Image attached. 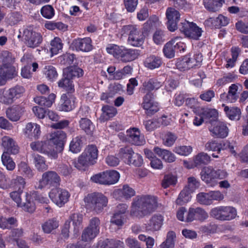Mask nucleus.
Wrapping results in <instances>:
<instances>
[{"instance_id":"obj_1","label":"nucleus","mask_w":248,"mask_h":248,"mask_svg":"<svg viewBox=\"0 0 248 248\" xmlns=\"http://www.w3.org/2000/svg\"><path fill=\"white\" fill-rule=\"evenodd\" d=\"M158 198L152 195L137 196L131 203V216L142 218L150 215L158 208Z\"/></svg>"},{"instance_id":"obj_2","label":"nucleus","mask_w":248,"mask_h":248,"mask_svg":"<svg viewBox=\"0 0 248 248\" xmlns=\"http://www.w3.org/2000/svg\"><path fill=\"white\" fill-rule=\"evenodd\" d=\"M98 155V151L96 145H89L78 156V161L74 162V165L79 170H85L96 163Z\"/></svg>"},{"instance_id":"obj_3","label":"nucleus","mask_w":248,"mask_h":248,"mask_svg":"<svg viewBox=\"0 0 248 248\" xmlns=\"http://www.w3.org/2000/svg\"><path fill=\"white\" fill-rule=\"evenodd\" d=\"M227 172L224 170H214L212 167H204L201 172V179L208 186L214 187L218 184L217 179H222L227 176Z\"/></svg>"},{"instance_id":"obj_4","label":"nucleus","mask_w":248,"mask_h":248,"mask_svg":"<svg viewBox=\"0 0 248 248\" xmlns=\"http://www.w3.org/2000/svg\"><path fill=\"white\" fill-rule=\"evenodd\" d=\"M84 202L88 208L98 214L107 206L108 199L101 193L93 192L88 194L84 198Z\"/></svg>"},{"instance_id":"obj_5","label":"nucleus","mask_w":248,"mask_h":248,"mask_svg":"<svg viewBox=\"0 0 248 248\" xmlns=\"http://www.w3.org/2000/svg\"><path fill=\"white\" fill-rule=\"evenodd\" d=\"M25 91L24 88L18 85L9 89H0V103L6 105H11L16 100L20 98Z\"/></svg>"},{"instance_id":"obj_6","label":"nucleus","mask_w":248,"mask_h":248,"mask_svg":"<svg viewBox=\"0 0 248 248\" xmlns=\"http://www.w3.org/2000/svg\"><path fill=\"white\" fill-rule=\"evenodd\" d=\"M108 53L113 55L116 58H120L124 62H131L140 55V51L137 49L123 47H106Z\"/></svg>"},{"instance_id":"obj_7","label":"nucleus","mask_w":248,"mask_h":248,"mask_svg":"<svg viewBox=\"0 0 248 248\" xmlns=\"http://www.w3.org/2000/svg\"><path fill=\"white\" fill-rule=\"evenodd\" d=\"M119 155L124 162L129 165L140 167L143 163L142 156L140 154L135 153L129 146L121 148L119 150Z\"/></svg>"},{"instance_id":"obj_8","label":"nucleus","mask_w":248,"mask_h":248,"mask_svg":"<svg viewBox=\"0 0 248 248\" xmlns=\"http://www.w3.org/2000/svg\"><path fill=\"white\" fill-rule=\"evenodd\" d=\"M30 146L33 150L46 155L48 157L53 158L57 157L58 149L49 138L44 141L32 142Z\"/></svg>"},{"instance_id":"obj_9","label":"nucleus","mask_w":248,"mask_h":248,"mask_svg":"<svg viewBox=\"0 0 248 248\" xmlns=\"http://www.w3.org/2000/svg\"><path fill=\"white\" fill-rule=\"evenodd\" d=\"M210 216L216 219L225 221L230 220L235 217L236 210L231 206H218L213 208L210 213Z\"/></svg>"},{"instance_id":"obj_10","label":"nucleus","mask_w":248,"mask_h":248,"mask_svg":"<svg viewBox=\"0 0 248 248\" xmlns=\"http://www.w3.org/2000/svg\"><path fill=\"white\" fill-rule=\"evenodd\" d=\"M61 179L55 171L49 170L43 173L42 178L39 182V188L57 187L60 186Z\"/></svg>"},{"instance_id":"obj_11","label":"nucleus","mask_w":248,"mask_h":248,"mask_svg":"<svg viewBox=\"0 0 248 248\" xmlns=\"http://www.w3.org/2000/svg\"><path fill=\"white\" fill-rule=\"evenodd\" d=\"M49 197L56 205L62 207L69 201L70 194L67 190L57 187L50 190Z\"/></svg>"},{"instance_id":"obj_12","label":"nucleus","mask_w":248,"mask_h":248,"mask_svg":"<svg viewBox=\"0 0 248 248\" xmlns=\"http://www.w3.org/2000/svg\"><path fill=\"white\" fill-rule=\"evenodd\" d=\"M100 221L97 217L92 218L89 226L83 231L81 235L82 240L84 242H89L96 237L99 233V225Z\"/></svg>"},{"instance_id":"obj_13","label":"nucleus","mask_w":248,"mask_h":248,"mask_svg":"<svg viewBox=\"0 0 248 248\" xmlns=\"http://www.w3.org/2000/svg\"><path fill=\"white\" fill-rule=\"evenodd\" d=\"M163 85V83L156 78H149L144 81L140 88L141 93L144 94L143 96L148 94L151 97H155L153 91H156Z\"/></svg>"},{"instance_id":"obj_14","label":"nucleus","mask_w":248,"mask_h":248,"mask_svg":"<svg viewBox=\"0 0 248 248\" xmlns=\"http://www.w3.org/2000/svg\"><path fill=\"white\" fill-rule=\"evenodd\" d=\"M123 34H126L129 35L128 40L131 41V45L133 46H140L143 44V38H139L138 31L136 28L132 25H126L123 27L122 30Z\"/></svg>"},{"instance_id":"obj_15","label":"nucleus","mask_w":248,"mask_h":248,"mask_svg":"<svg viewBox=\"0 0 248 248\" xmlns=\"http://www.w3.org/2000/svg\"><path fill=\"white\" fill-rule=\"evenodd\" d=\"M154 97H151L149 94L142 97L141 106L148 116L154 115L159 110V105L158 103L154 101Z\"/></svg>"},{"instance_id":"obj_16","label":"nucleus","mask_w":248,"mask_h":248,"mask_svg":"<svg viewBox=\"0 0 248 248\" xmlns=\"http://www.w3.org/2000/svg\"><path fill=\"white\" fill-rule=\"evenodd\" d=\"M208 217L207 213L201 207L189 208L186 216V222H191L194 220L203 221Z\"/></svg>"},{"instance_id":"obj_17","label":"nucleus","mask_w":248,"mask_h":248,"mask_svg":"<svg viewBox=\"0 0 248 248\" xmlns=\"http://www.w3.org/2000/svg\"><path fill=\"white\" fill-rule=\"evenodd\" d=\"M18 71L15 66H0V85H4L7 81L17 76Z\"/></svg>"},{"instance_id":"obj_18","label":"nucleus","mask_w":248,"mask_h":248,"mask_svg":"<svg viewBox=\"0 0 248 248\" xmlns=\"http://www.w3.org/2000/svg\"><path fill=\"white\" fill-rule=\"evenodd\" d=\"M211 124L209 130L213 136L224 138L228 136L229 129L226 124L217 120Z\"/></svg>"},{"instance_id":"obj_19","label":"nucleus","mask_w":248,"mask_h":248,"mask_svg":"<svg viewBox=\"0 0 248 248\" xmlns=\"http://www.w3.org/2000/svg\"><path fill=\"white\" fill-rule=\"evenodd\" d=\"M164 217L160 214H155L145 224L146 231L155 232L160 230L163 224Z\"/></svg>"},{"instance_id":"obj_20","label":"nucleus","mask_w":248,"mask_h":248,"mask_svg":"<svg viewBox=\"0 0 248 248\" xmlns=\"http://www.w3.org/2000/svg\"><path fill=\"white\" fill-rule=\"evenodd\" d=\"M1 146L4 149L3 153L15 155L19 152V147L16 141L8 136L2 138Z\"/></svg>"},{"instance_id":"obj_21","label":"nucleus","mask_w":248,"mask_h":248,"mask_svg":"<svg viewBox=\"0 0 248 248\" xmlns=\"http://www.w3.org/2000/svg\"><path fill=\"white\" fill-rule=\"evenodd\" d=\"M166 15L168 29L171 31H174L177 28V22L180 16L179 12L174 8L169 7L166 10Z\"/></svg>"},{"instance_id":"obj_22","label":"nucleus","mask_w":248,"mask_h":248,"mask_svg":"<svg viewBox=\"0 0 248 248\" xmlns=\"http://www.w3.org/2000/svg\"><path fill=\"white\" fill-rule=\"evenodd\" d=\"M238 84H232L229 88L227 93H223L220 95V99L226 103H235L239 98Z\"/></svg>"},{"instance_id":"obj_23","label":"nucleus","mask_w":248,"mask_h":248,"mask_svg":"<svg viewBox=\"0 0 248 248\" xmlns=\"http://www.w3.org/2000/svg\"><path fill=\"white\" fill-rule=\"evenodd\" d=\"M23 35L26 45L28 46H37L42 42L40 34L28 29L24 31Z\"/></svg>"},{"instance_id":"obj_24","label":"nucleus","mask_w":248,"mask_h":248,"mask_svg":"<svg viewBox=\"0 0 248 248\" xmlns=\"http://www.w3.org/2000/svg\"><path fill=\"white\" fill-rule=\"evenodd\" d=\"M49 139L54 143L57 149L62 150L67 140V135L65 132L62 130H57L50 134Z\"/></svg>"},{"instance_id":"obj_25","label":"nucleus","mask_w":248,"mask_h":248,"mask_svg":"<svg viewBox=\"0 0 248 248\" xmlns=\"http://www.w3.org/2000/svg\"><path fill=\"white\" fill-rule=\"evenodd\" d=\"M126 134L129 142L132 144L141 146L145 142L144 137L140 135V131L137 128L133 127L127 129Z\"/></svg>"},{"instance_id":"obj_26","label":"nucleus","mask_w":248,"mask_h":248,"mask_svg":"<svg viewBox=\"0 0 248 248\" xmlns=\"http://www.w3.org/2000/svg\"><path fill=\"white\" fill-rule=\"evenodd\" d=\"M25 111L24 106L17 105L8 108L6 111V116L11 121L16 122L23 115Z\"/></svg>"},{"instance_id":"obj_27","label":"nucleus","mask_w":248,"mask_h":248,"mask_svg":"<svg viewBox=\"0 0 248 248\" xmlns=\"http://www.w3.org/2000/svg\"><path fill=\"white\" fill-rule=\"evenodd\" d=\"M135 195V191L134 189L130 187L128 185H124L122 188L116 189L113 192L114 197L119 200L122 198L128 199Z\"/></svg>"},{"instance_id":"obj_28","label":"nucleus","mask_w":248,"mask_h":248,"mask_svg":"<svg viewBox=\"0 0 248 248\" xmlns=\"http://www.w3.org/2000/svg\"><path fill=\"white\" fill-rule=\"evenodd\" d=\"M144 65L150 70L159 68L163 63L161 57L155 55H150L144 61Z\"/></svg>"},{"instance_id":"obj_29","label":"nucleus","mask_w":248,"mask_h":248,"mask_svg":"<svg viewBox=\"0 0 248 248\" xmlns=\"http://www.w3.org/2000/svg\"><path fill=\"white\" fill-rule=\"evenodd\" d=\"M59 88L66 92L68 95L75 92L74 84L73 80L69 78L65 74H63V78L58 82Z\"/></svg>"},{"instance_id":"obj_30","label":"nucleus","mask_w":248,"mask_h":248,"mask_svg":"<svg viewBox=\"0 0 248 248\" xmlns=\"http://www.w3.org/2000/svg\"><path fill=\"white\" fill-rule=\"evenodd\" d=\"M224 107V111L227 117L231 120L238 121L241 116V111L239 108L237 107H229L222 104Z\"/></svg>"},{"instance_id":"obj_31","label":"nucleus","mask_w":248,"mask_h":248,"mask_svg":"<svg viewBox=\"0 0 248 248\" xmlns=\"http://www.w3.org/2000/svg\"><path fill=\"white\" fill-rule=\"evenodd\" d=\"M199 110L204 119L208 120L211 124L217 120L218 111L216 109L202 108Z\"/></svg>"},{"instance_id":"obj_32","label":"nucleus","mask_w":248,"mask_h":248,"mask_svg":"<svg viewBox=\"0 0 248 248\" xmlns=\"http://www.w3.org/2000/svg\"><path fill=\"white\" fill-rule=\"evenodd\" d=\"M19 207H21L24 211L30 213H32L35 211L36 205L31 194L26 193L25 202H22Z\"/></svg>"},{"instance_id":"obj_33","label":"nucleus","mask_w":248,"mask_h":248,"mask_svg":"<svg viewBox=\"0 0 248 248\" xmlns=\"http://www.w3.org/2000/svg\"><path fill=\"white\" fill-rule=\"evenodd\" d=\"M73 95L71 94L63 93L61 96V104L59 107V110L64 111H69L74 108V104L72 103L71 99Z\"/></svg>"},{"instance_id":"obj_34","label":"nucleus","mask_w":248,"mask_h":248,"mask_svg":"<svg viewBox=\"0 0 248 248\" xmlns=\"http://www.w3.org/2000/svg\"><path fill=\"white\" fill-rule=\"evenodd\" d=\"M55 98L56 95L51 93L47 97L42 96H36L34 98V101L41 107L49 108L54 102Z\"/></svg>"},{"instance_id":"obj_35","label":"nucleus","mask_w":248,"mask_h":248,"mask_svg":"<svg viewBox=\"0 0 248 248\" xmlns=\"http://www.w3.org/2000/svg\"><path fill=\"white\" fill-rule=\"evenodd\" d=\"M79 127L87 135L92 136L95 130L93 123L87 118H82L79 122Z\"/></svg>"},{"instance_id":"obj_36","label":"nucleus","mask_w":248,"mask_h":248,"mask_svg":"<svg viewBox=\"0 0 248 248\" xmlns=\"http://www.w3.org/2000/svg\"><path fill=\"white\" fill-rule=\"evenodd\" d=\"M154 150L155 154L166 162L171 163L175 160L176 157L175 155L168 150L162 149L158 147H155L154 148Z\"/></svg>"},{"instance_id":"obj_37","label":"nucleus","mask_w":248,"mask_h":248,"mask_svg":"<svg viewBox=\"0 0 248 248\" xmlns=\"http://www.w3.org/2000/svg\"><path fill=\"white\" fill-rule=\"evenodd\" d=\"M69 219L70 222H72L74 233H78L83 228V215L79 213H74L70 216Z\"/></svg>"},{"instance_id":"obj_38","label":"nucleus","mask_w":248,"mask_h":248,"mask_svg":"<svg viewBox=\"0 0 248 248\" xmlns=\"http://www.w3.org/2000/svg\"><path fill=\"white\" fill-rule=\"evenodd\" d=\"M101 110L102 112L100 118L103 121L109 120L110 118L114 117L117 113V110L115 108L108 105L103 106Z\"/></svg>"},{"instance_id":"obj_39","label":"nucleus","mask_w":248,"mask_h":248,"mask_svg":"<svg viewBox=\"0 0 248 248\" xmlns=\"http://www.w3.org/2000/svg\"><path fill=\"white\" fill-rule=\"evenodd\" d=\"M31 158L37 170L39 171H44L48 168V165L46 163L45 158L39 154H32Z\"/></svg>"},{"instance_id":"obj_40","label":"nucleus","mask_w":248,"mask_h":248,"mask_svg":"<svg viewBox=\"0 0 248 248\" xmlns=\"http://www.w3.org/2000/svg\"><path fill=\"white\" fill-rule=\"evenodd\" d=\"M83 138L81 136H78L73 138L69 144V150L73 153H79L83 147Z\"/></svg>"},{"instance_id":"obj_41","label":"nucleus","mask_w":248,"mask_h":248,"mask_svg":"<svg viewBox=\"0 0 248 248\" xmlns=\"http://www.w3.org/2000/svg\"><path fill=\"white\" fill-rule=\"evenodd\" d=\"M18 221L14 217H11L8 218L1 217H0V228L10 230L12 228L17 227Z\"/></svg>"},{"instance_id":"obj_42","label":"nucleus","mask_w":248,"mask_h":248,"mask_svg":"<svg viewBox=\"0 0 248 248\" xmlns=\"http://www.w3.org/2000/svg\"><path fill=\"white\" fill-rule=\"evenodd\" d=\"M202 30L195 23L191 22L189 24L188 30L186 31V36L187 37L195 40L199 39L201 36Z\"/></svg>"},{"instance_id":"obj_43","label":"nucleus","mask_w":248,"mask_h":248,"mask_svg":"<svg viewBox=\"0 0 248 248\" xmlns=\"http://www.w3.org/2000/svg\"><path fill=\"white\" fill-rule=\"evenodd\" d=\"M105 180L106 185H111L116 183L119 178V173L115 170H109L104 171Z\"/></svg>"},{"instance_id":"obj_44","label":"nucleus","mask_w":248,"mask_h":248,"mask_svg":"<svg viewBox=\"0 0 248 248\" xmlns=\"http://www.w3.org/2000/svg\"><path fill=\"white\" fill-rule=\"evenodd\" d=\"M191 193L187 188L184 187L176 200V204L178 205H183L187 203L191 199Z\"/></svg>"},{"instance_id":"obj_45","label":"nucleus","mask_w":248,"mask_h":248,"mask_svg":"<svg viewBox=\"0 0 248 248\" xmlns=\"http://www.w3.org/2000/svg\"><path fill=\"white\" fill-rule=\"evenodd\" d=\"M188 56L186 54L177 60L175 65L177 68L180 71H186L191 68Z\"/></svg>"},{"instance_id":"obj_46","label":"nucleus","mask_w":248,"mask_h":248,"mask_svg":"<svg viewBox=\"0 0 248 248\" xmlns=\"http://www.w3.org/2000/svg\"><path fill=\"white\" fill-rule=\"evenodd\" d=\"M29 58L28 55H24L21 59V62L25 64L21 72V75L24 78H30L31 77V63H30L28 62Z\"/></svg>"},{"instance_id":"obj_47","label":"nucleus","mask_w":248,"mask_h":248,"mask_svg":"<svg viewBox=\"0 0 248 248\" xmlns=\"http://www.w3.org/2000/svg\"><path fill=\"white\" fill-rule=\"evenodd\" d=\"M0 60L3 66H14L12 64L15 62V58L11 53L7 50L0 51Z\"/></svg>"},{"instance_id":"obj_48","label":"nucleus","mask_w":248,"mask_h":248,"mask_svg":"<svg viewBox=\"0 0 248 248\" xmlns=\"http://www.w3.org/2000/svg\"><path fill=\"white\" fill-rule=\"evenodd\" d=\"M210 160V156L203 152L199 153L194 158V162L196 167L207 165Z\"/></svg>"},{"instance_id":"obj_49","label":"nucleus","mask_w":248,"mask_h":248,"mask_svg":"<svg viewBox=\"0 0 248 248\" xmlns=\"http://www.w3.org/2000/svg\"><path fill=\"white\" fill-rule=\"evenodd\" d=\"M18 171L26 177L31 178L34 176V172L29 165L23 161H21L17 165Z\"/></svg>"},{"instance_id":"obj_50","label":"nucleus","mask_w":248,"mask_h":248,"mask_svg":"<svg viewBox=\"0 0 248 248\" xmlns=\"http://www.w3.org/2000/svg\"><path fill=\"white\" fill-rule=\"evenodd\" d=\"M59 221L56 218L49 219L42 226V229L46 233H50L53 230L59 227Z\"/></svg>"},{"instance_id":"obj_51","label":"nucleus","mask_w":248,"mask_h":248,"mask_svg":"<svg viewBox=\"0 0 248 248\" xmlns=\"http://www.w3.org/2000/svg\"><path fill=\"white\" fill-rule=\"evenodd\" d=\"M63 74L73 80L75 77H82L83 75V71L79 67L71 66L64 71Z\"/></svg>"},{"instance_id":"obj_52","label":"nucleus","mask_w":248,"mask_h":248,"mask_svg":"<svg viewBox=\"0 0 248 248\" xmlns=\"http://www.w3.org/2000/svg\"><path fill=\"white\" fill-rule=\"evenodd\" d=\"M10 154L3 153L1 155V159L2 164L5 166L6 169L10 171L13 170L16 168V163Z\"/></svg>"},{"instance_id":"obj_53","label":"nucleus","mask_w":248,"mask_h":248,"mask_svg":"<svg viewBox=\"0 0 248 248\" xmlns=\"http://www.w3.org/2000/svg\"><path fill=\"white\" fill-rule=\"evenodd\" d=\"M143 124L146 131L151 132L159 128L161 126L160 119L154 118L151 120L144 121Z\"/></svg>"},{"instance_id":"obj_54","label":"nucleus","mask_w":248,"mask_h":248,"mask_svg":"<svg viewBox=\"0 0 248 248\" xmlns=\"http://www.w3.org/2000/svg\"><path fill=\"white\" fill-rule=\"evenodd\" d=\"M176 234L173 231H169L167 235L166 240L160 246V248H173L174 247V239Z\"/></svg>"},{"instance_id":"obj_55","label":"nucleus","mask_w":248,"mask_h":248,"mask_svg":"<svg viewBox=\"0 0 248 248\" xmlns=\"http://www.w3.org/2000/svg\"><path fill=\"white\" fill-rule=\"evenodd\" d=\"M205 7L210 12H215L222 5L221 0H203Z\"/></svg>"},{"instance_id":"obj_56","label":"nucleus","mask_w":248,"mask_h":248,"mask_svg":"<svg viewBox=\"0 0 248 248\" xmlns=\"http://www.w3.org/2000/svg\"><path fill=\"white\" fill-rule=\"evenodd\" d=\"M188 59L191 64V68H199L202 65V56L201 53H197L191 57V54H187Z\"/></svg>"},{"instance_id":"obj_57","label":"nucleus","mask_w":248,"mask_h":248,"mask_svg":"<svg viewBox=\"0 0 248 248\" xmlns=\"http://www.w3.org/2000/svg\"><path fill=\"white\" fill-rule=\"evenodd\" d=\"M177 182V177L171 174L165 175L162 181L161 186L164 188H167L170 186H174Z\"/></svg>"},{"instance_id":"obj_58","label":"nucleus","mask_w":248,"mask_h":248,"mask_svg":"<svg viewBox=\"0 0 248 248\" xmlns=\"http://www.w3.org/2000/svg\"><path fill=\"white\" fill-rule=\"evenodd\" d=\"M44 73L47 79L51 81L55 80L58 76L56 69L52 65L46 66Z\"/></svg>"},{"instance_id":"obj_59","label":"nucleus","mask_w":248,"mask_h":248,"mask_svg":"<svg viewBox=\"0 0 248 248\" xmlns=\"http://www.w3.org/2000/svg\"><path fill=\"white\" fill-rule=\"evenodd\" d=\"M22 19V15L20 13L13 12L7 16L6 20L9 25L14 26L21 21Z\"/></svg>"},{"instance_id":"obj_60","label":"nucleus","mask_w":248,"mask_h":248,"mask_svg":"<svg viewBox=\"0 0 248 248\" xmlns=\"http://www.w3.org/2000/svg\"><path fill=\"white\" fill-rule=\"evenodd\" d=\"M193 149L191 146H177L175 147L173 151L181 155L187 156L191 153Z\"/></svg>"},{"instance_id":"obj_61","label":"nucleus","mask_w":248,"mask_h":248,"mask_svg":"<svg viewBox=\"0 0 248 248\" xmlns=\"http://www.w3.org/2000/svg\"><path fill=\"white\" fill-rule=\"evenodd\" d=\"M177 137L176 135L170 132H167L163 138V144L168 147H171L175 142Z\"/></svg>"},{"instance_id":"obj_62","label":"nucleus","mask_w":248,"mask_h":248,"mask_svg":"<svg viewBox=\"0 0 248 248\" xmlns=\"http://www.w3.org/2000/svg\"><path fill=\"white\" fill-rule=\"evenodd\" d=\"M197 200L202 204L208 205L212 204L209 192H201L198 194L197 195Z\"/></svg>"},{"instance_id":"obj_63","label":"nucleus","mask_w":248,"mask_h":248,"mask_svg":"<svg viewBox=\"0 0 248 248\" xmlns=\"http://www.w3.org/2000/svg\"><path fill=\"white\" fill-rule=\"evenodd\" d=\"M199 186L200 182L194 177L191 176L187 178V185L185 187L193 193Z\"/></svg>"},{"instance_id":"obj_64","label":"nucleus","mask_w":248,"mask_h":248,"mask_svg":"<svg viewBox=\"0 0 248 248\" xmlns=\"http://www.w3.org/2000/svg\"><path fill=\"white\" fill-rule=\"evenodd\" d=\"M125 219V216L115 212L110 219V222L118 227H122L124 224Z\"/></svg>"}]
</instances>
